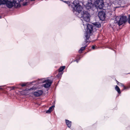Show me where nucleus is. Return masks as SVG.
<instances>
[{"mask_svg": "<svg viewBox=\"0 0 130 130\" xmlns=\"http://www.w3.org/2000/svg\"><path fill=\"white\" fill-rule=\"evenodd\" d=\"M27 0H26V1H27Z\"/></svg>", "mask_w": 130, "mask_h": 130, "instance_id": "nucleus-31", "label": "nucleus"}, {"mask_svg": "<svg viewBox=\"0 0 130 130\" xmlns=\"http://www.w3.org/2000/svg\"><path fill=\"white\" fill-rule=\"evenodd\" d=\"M124 89L123 90H128L130 88V85H128L126 87L125 86H124L123 87Z\"/></svg>", "mask_w": 130, "mask_h": 130, "instance_id": "nucleus-18", "label": "nucleus"}, {"mask_svg": "<svg viewBox=\"0 0 130 130\" xmlns=\"http://www.w3.org/2000/svg\"><path fill=\"white\" fill-rule=\"evenodd\" d=\"M66 3L68 4L69 5H70V2L69 1H67Z\"/></svg>", "mask_w": 130, "mask_h": 130, "instance_id": "nucleus-26", "label": "nucleus"}, {"mask_svg": "<svg viewBox=\"0 0 130 130\" xmlns=\"http://www.w3.org/2000/svg\"><path fill=\"white\" fill-rule=\"evenodd\" d=\"M128 22L130 24V15L129 16L128 18Z\"/></svg>", "mask_w": 130, "mask_h": 130, "instance_id": "nucleus-21", "label": "nucleus"}, {"mask_svg": "<svg viewBox=\"0 0 130 130\" xmlns=\"http://www.w3.org/2000/svg\"><path fill=\"white\" fill-rule=\"evenodd\" d=\"M27 85V84L26 83H24V84H21V86H22V87H24V86H26Z\"/></svg>", "mask_w": 130, "mask_h": 130, "instance_id": "nucleus-22", "label": "nucleus"}, {"mask_svg": "<svg viewBox=\"0 0 130 130\" xmlns=\"http://www.w3.org/2000/svg\"><path fill=\"white\" fill-rule=\"evenodd\" d=\"M44 83H45L43 85V86L45 88H47L50 87L52 83V81L50 79H45Z\"/></svg>", "mask_w": 130, "mask_h": 130, "instance_id": "nucleus-6", "label": "nucleus"}, {"mask_svg": "<svg viewBox=\"0 0 130 130\" xmlns=\"http://www.w3.org/2000/svg\"><path fill=\"white\" fill-rule=\"evenodd\" d=\"M94 4L97 9H102L104 6L103 0H96L95 1Z\"/></svg>", "mask_w": 130, "mask_h": 130, "instance_id": "nucleus-4", "label": "nucleus"}, {"mask_svg": "<svg viewBox=\"0 0 130 130\" xmlns=\"http://www.w3.org/2000/svg\"><path fill=\"white\" fill-rule=\"evenodd\" d=\"M43 92L42 90H38L34 92L32 94L35 96L38 97L42 95Z\"/></svg>", "mask_w": 130, "mask_h": 130, "instance_id": "nucleus-9", "label": "nucleus"}, {"mask_svg": "<svg viewBox=\"0 0 130 130\" xmlns=\"http://www.w3.org/2000/svg\"><path fill=\"white\" fill-rule=\"evenodd\" d=\"M45 79L46 78H42L38 79L37 80L32 81L31 82V83L35 82L37 84L39 85L44 83V82L46 81V80H45Z\"/></svg>", "mask_w": 130, "mask_h": 130, "instance_id": "nucleus-7", "label": "nucleus"}, {"mask_svg": "<svg viewBox=\"0 0 130 130\" xmlns=\"http://www.w3.org/2000/svg\"><path fill=\"white\" fill-rule=\"evenodd\" d=\"M95 48V47L94 46H92V48L93 49H94Z\"/></svg>", "mask_w": 130, "mask_h": 130, "instance_id": "nucleus-27", "label": "nucleus"}, {"mask_svg": "<svg viewBox=\"0 0 130 130\" xmlns=\"http://www.w3.org/2000/svg\"><path fill=\"white\" fill-rule=\"evenodd\" d=\"M72 6L73 7V13L77 17L83 11V8L80 5L79 2L76 1H74L72 3Z\"/></svg>", "mask_w": 130, "mask_h": 130, "instance_id": "nucleus-2", "label": "nucleus"}, {"mask_svg": "<svg viewBox=\"0 0 130 130\" xmlns=\"http://www.w3.org/2000/svg\"><path fill=\"white\" fill-rule=\"evenodd\" d=\"M77 17L82 18L83 19V25L85 27L86 26L85 39L87 40L89 38V36L91 35L93 30L92 25L88 23V22L90 21V15L88 12L83 10L80 14H79V15Z\"/></svg>", "mask_w": 130, "mask_h": 130, "instance_id": "nucleus-1", "label": "nucleus"}, {"mask_svg": "<svg viewBox=\"0 0 130 130\" xmlns=\"http://www.w3.org/2000/svg\"><path fill=\"white\" fill-rule=\"evenodd\" d=\"M33 88H31L29 89H26L25 90H23V92L24 93V94L25 95H28V94L31 91L33 90Z\"/></svg>", "mask_w": 130, "mask_h": 130, "instance_id": "nucleus-10", "label": "nucleus"}, {"mask_svg": "<svg viewBox=\"0 0 130 130\" xmlns=\"http://www.w3.org/2000/svg\"><path fill=\"white\" fill-rule=\"evenodd\" d=\"M4 86H0V90H3L4 88H3V87H4Z\"/></svg>", "mask_w": 130, "mask_h": 130, "instance_id": "nucleus-23", "label": "nucleus"}, {"mask_svg": "<svg viewBox=\"0 0 130 130\" xmlns=\"http://www.w3.org/2000/svg\"><path fill=\"white\" fill-rule=\"evenodd\" d=\"M115 89L117 91L118 93L120 94L121 93L120 89L118 86H116Z\"/></svg>", "mask_w": 130, "mask_h": 130, "instance_id": "nucleus-16", "label": "nucleus"}, {"mask_svg": "<svg viewBox=\"0 0 130 130\" xmlns=\"http://www.w3.org/2000/svg\"><path fill=\"white\" fill-rule=\"evenodd\" d=\"M117 84L119 86H123V87H124V85L123 84L121 83H119V82H118V83H117Z\"/></svg>", "mask_w": 130, "mask_h": 130, "instance_id": "nucleus-20", "label": "nucleus"}, {"mask_svg": "<svg viewBox=\"0 0 130 130\" xmlns=\"http://www.w3.org/2000/svg\"><path fill=\"white\" fill-rule=\"evenodd\" d=\"M67 1H64V2H65V3H67Z\"/></svg>", "mask_w": 130, "mask_h": 130, "instance_id": "nucleus-29", "label": "nucleus"}, {"mask_svg": "<svg viewBox=\"0 0 130 130\" xmlns=\"http://www.w3.org/2000/svg\"><path fill=\"white\" fill-rule=\"evenodd\" d=\"M119 1H121V2L122 3V4H125V1L123 0H119Z\"/></svg>", "mask_w": 130, "mask_h": 130, "instance_id": "nucleus-25", "label": "nucleus"}, {"mask_svg": "<svg viewBox=\"0 0 130 130\" xmlns=\"http://www.w3.org/2000/svg\"><path fill=\"white\" fill-rule=\"evenodd\" d=\"M66 124L67 125L68 127H70L71 126L72 124L71 122L69 120H66Z\"/></svg>", "mask_w": 130, "mask_h": 130, "instance_id": "nucleus-13", "label": "nucleus"}, {"mask_svg": "<svg viewBox=\"0 0 130 130\" xmlns=\"http://www.w3.org/2000/svg\"><path fill=\"white\" fill-rule=\"evenodd\" d=\"M127 17L125 16H117L115 19V23H117L119 26L125 23L126 21Z\"/></svg>", "mask_w": 130, "mask_h": 130, "instance_id": "nucleus-3", "label": "nucleus"}, {"mask_svg": "<svg viewBox=\"0 0 130 130\" xmlns=\"http://www.w3.org/2000/svg\"><path fill=\"white\" fill-rule=\"evenodd\" d=\"M80 58L79 57V59H77L76 60L74 61H76L77 63H78L79 60L80 59Z\"/></svg>", "mask_w": 130, "mask_h": 130, "instance_id": "nucleus-24", "label": "nucleus"}, {"mask_svg": "<svg viewBox=\"0 0 130 130\" xmlns=\"http://www.w3.org/2000/svg\"><path fill=\"white\" fill-rule=\"evenodd\" d=\"M35 0H30V1H35Z\"/></svg>", "mask_w": 130, "mask_h": 130, "instance_id": "nucleus-28", "label": "nucleus"}, {"mask_svg": "<svg viewBox=\"0 0 130 130\" xmlns=\"http://www.w3.org/2000/svg\"><path fill=\"white\" fill-rule=\"evenodd\" d=\"M65 67L63 66L60 67L59 69V72H60L62 71L65 68Z\"/></svg>", "mask_w": 130, "mask_h": 130, "instance_id": "nucleus-17", "label": "nucleus"}, {"mask_svg": "<svg viewBox=\"0 0 130 130\" xmlns=\"http://www.w3.org/2000/svg\"><path fill=\"white\" fill-rule=\"evenodd\" d=\"M55 106L54 105L52 106L48 110H47L46 113H50L53 110V109Z\"/></svg>", "mask_w": 130, "mask_h": 130, "instance_id": "nucleus-12", "label": "nucleus"}, {"mask_svg": "<svg viewBox=\"0 0 130 130\" xmlns=\"http://www.w3.org/2000/svg\"><path fill=\"white\" fill-rule=\"evenodd\" d=\"M8 0H0V5H5Z\"/></svg>", "mask_w": 130, "mask_h": 130, "instance_id": "nucleus-14", "label": "nucleus"}, {"mask_svg": "<svg viewBox=\"0 0 130 130\" xmlns=\"http://www.w3.org/2000/svg\"><path fill=\"white\" fill-rule=\"evenodd\" d=\"M28 2L27 1L24 2L23 4V5L24 6H26L28 5Z\"/></svg>", "mask_w": 130, "mask_h": 130, "instance_id": "nucleus-19", "label": "nucleus"}, {"mask_svg": "<svg viewBox=\"0 0 130 130\" xmlns=\"http://www.w3.org/2000/svg\"><path fill=\"white\" fill-rule=\"evenodd\" d=\"M93 6V4L91 2H88L86 5V8L87 9H90Z\"/></svg>", "mask_w": 130, "mask_h": 130, "instance_id": "nucleus-11", "label": "nucleus"}, {"mask_svg": "<svg viewBox=\"0 0 130 130\" xmlns=\"http://www.w3.org/2000/svg\"><path fill=\"white\" fill-rule=\"evenodd\" d=\"M105 13L104 11H101L99 12L98 15L100 20L103 21L105 19Z\"/></svg>", "mask_w": 130, "mask_h": 130, "instance_id": "nucleus-5", "label": "nucleus"}, {"mask_svg": "<svg viewBox=\"0 0 130 130\" xmlns=\"http://www.w3.org/2000/svg\"><path fill=\"white\" fill-rule=\"evenodd\" d=\"M93 24L94 25L97 27H100L101 26V24L99 22L93 23Z\"/></svg>", "mask_w": 130, "mask_h": 130, "instance_id": "nucleus-15", "label": "nucleus"}, {"mask_svg": "<svg viewBox=\"0 0 130 130\" xmlns=\"http://www.w3.org/2000/svg\"><path fill=\"white\" fill-rule=\"evenodd\" d=\"M1 18V17L0 16V19Z\"/></svg>", "mask_w": 130, "mask_h": 130, "instance_id": "nucleus-30", "label": "nucleus"}, {"mask_svg": "<svg viewBox=\"0 0 130 130\" xmlns=\"http://www.w3.org/2000/svg\"><path fill=\"white\" fill-rule=\"evenodd\" d=\"M90 36H89V37ZM85 37H84V39L85 40V43L84 45H85L84 46L82 47L80 49V50L79 51V52L80 53H81L83 51H84L85 48L87 46V44H86L87 42H88V40L89 39V37L88 38V39H87V40L85 39Z\"/></svg>", "mask_w": 130, "mask_h": 130, "instance_id": "nucleus-8", "label": "nucleus"}]
</instances>
